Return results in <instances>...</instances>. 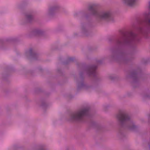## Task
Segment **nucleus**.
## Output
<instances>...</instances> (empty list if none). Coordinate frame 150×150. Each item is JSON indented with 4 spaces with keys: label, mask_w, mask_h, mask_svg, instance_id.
Listing matches in <instances>:
<instances>
[{
    "label": "nucleus",
    "mask_w": 150,
    "mask_h": 150,
    "mask_svg": "<svg viewBox=\"0 0 150 150\" xmlns=\"http://www.w3.org/2000/svg\"><path fill=\"white\" fill-rule=\"evenodd\" d=\"M144 25L142 27H138L136 30L138 33L132 32L127 33L122 32L121 35L115 40V49H111L112 59L120 64H127L130 62L133 58L132 54L123 51V48L125 46H131V48L135 50L136 47L135 42H138L140 39L139 34L142 35L147 38V35L150 30V12L144 14Z\"/></svg>",
    "instance_id": "nucleus-1"
},
{
    "label": "nucleus",
    "mask_w": 150,
    "mask_h": 150,
    "mask_svg": "<svg viewBox=\"0 0 150 150\" xmlns=\"http://www.w3.org/2000/svg\"><path fill=\"white\" fill-rule=\"evenodd\" d=\"M116 117L119 125L117 136L120 138L125 137V130L134 131L137 129V126L131 120L130 116L127 113L121 111L116 115Z\"/></svg>",
    "instance_id": "nucleus-2"
},
{
    "label": "nucleus",
    "mask_w": 150,
    "mask_h": 150,
    "mask_svg": "<svg viewBox=\"0 0 150 150\" xmlns=\"http://www.w3.org/2000/svg\"><path fill=\"white\" fill-rule=\"evenodd\" d=\"M82 14L84 17L88 19L91 15L96 17L98 21H114L113 17L111 13L109 11L98 12L95 7V4H93L88 6L86 11H83Z\"/></svg>",
    "instance_id": "nucleus-3"
},
{
    "label": "nucleus",
    "mask_w": 150,
    "mask_h": 150,
    "mask_svg": "<svg viewBox=\"0 0 150 150\" xmlns=\"http://www.w3.org/2000/svg\"><path fill=\"white\" fill-rule=\"evenodd\" d=\"M97 67V65H89L82 67V71L80 73V78L77 81L78 91L88 89L89 87L84 83L83 76L86 74L88 76L92 75L95 77H97L96 69Z\"/></svg>",
    "instance_id": "nucleus-4"
},
{
    "label": "nucleus",
    "mask_w": 150,
    "mask_h": 150,
    "mask_svg": "<svg viewBox=\"0 0 150 150\" xmlns=\"http://www.w3.org/2000/svg\"><path fill=\"white\" fill-rule=\"evenodd\" d=\"M89 108H85L71 113L69 121L73 122H84L89 117Z\"/></svg>",
    "instance_id": "nucleus-5"
},
{
    "label": "nucleus",
    "mask_w": 150,
    "mask_h": 150,
    "mask_svg": "<svg viewBox=\"0 0 150 150\" xmlns=\"http://www.w3.org/2000/svg\"><path fill=\"white\" fill-rule=\"evenodd\" d=\"M141 72V70L140 68H137L133 70L130 75H127V77L131 78L132 81L131 82L132 86L134 87H137L138 85V81L139 74Z\"/></svg>",
    "instance_id": "nucleus-6"
},
{
    "label": "nucleus",
    "mask_w": 150,
    "mask_h": 150,
    "mask_svg": "<svg viewBox=\"0 0 150 150\" xmlns=\"http://www.w3.org/2000/svg\"><path fill=\"white\" fill-rule=\"evenodd\" d=\"M25 55L26 58L29 59L37 60L38 57V54L32 48H30L26 51Z\"/></svg>",
    "instance_id": "nucleus-7"
},
{
    "label": "nucleus",
    "mask_w": 150,
    "mask_h": 150,
    "mask_svg": "<svg viewBox=\"0 0 150 150\" xmlns=\"http://www.w3.org/2000/svg\"><path fill=\"white\" fill-rule=\"evenodd\" d=\"M57 6H54L50 8L47 12V15L49 17H52L55 14V13L59 8Z\"/></svg>",
    "instance_id": "nucleus-8"
},
{
    "label": "nucleus",
    "mask_w": 150,
    "mask_h": 150,
    "mask_svg": "<svg viewBox=\"0 0 150 150\" xmlns=\"http://www.w3.org/2000/svg\"><path fill=\"white\" fill-rule=\"evenodd\" d=\"M136 0H123L124 3L130 7L134 6L135 4Z\"/></svg>",
    "instance_id": "nucleus-9"
},
{
    "label": "nucleus",
    "mask_w": 150,
    "mask_h": 150,
    "mask_svg": "<svg viewBox=\"0 0 150 150\" xmlns=\"http://www.w3.org/2000/svg\"><path fill=\"white\" fill-rule=\"evenodd\" d=\"M26 20L27 23H30L33 20V16L30 13H27L25 15Z\"/></svg>",
    "instance_id": "nucleus-10"
},
{
    "label": "nucleus",
    "mask_w": 150,
    "mask_h": 150,
    "mask_svg": "<svg viewBox=\"0 0 150 150\" xmlns=\"http://www.w3.org/2000/svg\"><path fill=\"white\" fill-rule=\"evenodd\" d=\"M32 33L35 35H40L42 34V32L40 30H35L33 31Z\"/></svg>",
    "instance_id": "nucleus-11"
},
{
    "label": "nucleus",
    "mask_w": 150,
    "mask_h": 150,
    "mask_svg": "<svg viewBox=\"0 0 150 150\" xmlns=\"http://www.w3.org/2000/svg\"><path fill=\"white\" fill-rule=\"evenodd\" d=\"M75 58L74 57H71L68 58L67 60L63 63L64 64H67L70 62H72L74 61Z\"/></svg>",
    "instance_id": "nucleus-12"
},
{
    "label": "nucleus",
    "mask_w": 150,
    "mask_h": 150,
    "mask_svg": "<svg viewBox=\"0 0 150 150\" xmlns=\"http://www.w3.org/2000/svg\"><path fill=\"white\" fill-rule=\"evenodd\" d=\"M81 30L82 33L85 35L87 36L88 34L87 33H88V32L86 29L85 26L83 25H82Z\"/></svg>",
    "instance_id": "nucleus-13"
},
{
    "label": "nucleus",
    "mask_w": 150,
    "mask_h": 150,
    "mask_svg": "<svg viewBox=\"0 0 150 150\" xmlns=\"http://www.w3.org/2000/svg\"><path fill=\"white\" fill-rule=\"evenodd\" d=\"M36 150H44V148L42 145H40L36 146Z\"/></svg>",
    "instance_id": "nucleus-14"
},
{
    "label": "nucleus",
    "mask_w": 150,
    "mask_h": 150,
    "mask_svg": "<svg viewBox=\"0 0 150 150\" xmlns=\"http://www.w3.org/2000/svg\"><path fill=\"white\" fill-rule=\"evenodd\" d=\"M144 98H150V96L149 95H146L144 96Z\"/></svg>",
    "instance_id": "nucleus-15"
},
{
    "label": "nucleus",
    "mask_w": 150,
    "mask_h": 150,
    "mask_svg": "<svg viewBox=\"0 0 150 150\" xmlns=\"http://www.w3.org/2000/svg\"><path fill=\"white\" fill-rule=\"evenodd\" d=\"M96 62L98 64H100L102 63V61L101 60H98Z\"/></svg>",
    "instance_id": "nucleus-16"
},
{
    "label": "nucleus",
    "mask_w": 150,
    "mask_h": 150,
    "mask_svg": "<svg viewBox=\"0 0 150 150\" xmlns=\"http://www.w3.org/2000/svg\"><path fill=\"white\" fill-rule=\"evenodd\" d=\"M109 78L111 79V80H113L115 78L114 77L112 76H110L109 77Z\"/></svg>",
    "instance_id": "nucleus-17"
},
{
    "label": "nucleus",
    "mask_w": 150,
    "mask_h": 150,
    "mask_svg": "<svg viewBox=\"0 0 150 150\" xmlns=\"http://www.w3.org/2000/svg\"><path fill=\"white\" fill-rule=\"evenodd\" d=\"M109 40V41L110 42H111L112 40L111 39V38H109L108 40Z\"/></svg>",
    "instance_id": "nucleus-18"
},
{
    "label": "nucleus",
    "mask_w": 150,
    "mask_h": 150,
    "mask_svg": "<svg viewBox=\"0 0 150 150\" xmlns=\"http://www.w3.org/2000/svg\"><path fill=\"white\" fill-rule=\"evenodd\" d=\"M149 10H150V2H149Z\"/></svg>",
    "instance_id": "nucleus-19"
},
{
    "label": "nucleus",
    "mask_w": 150,
    "mask_h": 150,
    "mask_svg": "<svg viewBox=\"0 0 150 150\" xmlns=\"http://www.w3.org/2000/svg\"><path fill=\"white\" fill-rule=\"evenodd\" d=\"M148 144L149 149H150V142Z\"/></svg>",
    "instance_id": "nucleus-20"
},
{
    "label": "nucleus",
    "mask_w": 150,
    "mask_h": 150,
    "mask_svg": "<svg viewBox=\"0 0 150 150\" xmlns=\"http://www.w3.org/2000/svg\"><path fill=\"white\" fill-rule=\"evenodd\" d=\"M77 14H77V13H76L75 14H74V16H76V15H77Z\"/></svg>",
    "instance_id": "nucleus-21"
},
{
    "label": "nucleus",
    "mask_w": 150,
    "mask_h": 150,
    "mask_svg": "<svg viewBox=\"0 0 150 150\" xmlns=\"http://www.w3.org/2000/svg\"><path fill=\"white\" fill-rule=\"evenodd\" d=\"M42 106H44V105H43V104H42Z\"/></svg>",
    "instance_id": "nucleus-22"
},
{
    "label": "nucleus",
    "mask_w": 150,
    "mask_h": 150,
    "mask_svg": "<svg viewBox=\"0 0 150 150\" xmlns=\"http://www.w3.org/2000/svg\"><path fill=\"white\" fill-rule=\"evenodd\" d=\"M149 117L150 118V116H149Z\"/></svg>",
    "instance_id": "nucleus-23"
}]
</instances>
